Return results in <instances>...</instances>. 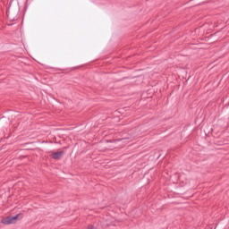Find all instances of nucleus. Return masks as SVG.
<instances>
[{"mask_svg": "<svg viewBox=\"0 0 229 229\" xmlns=\"http://www.w3.org/2000/svg\"><path fill=\"white\" fill-rule=\"evenodd\" d=\"M20 219H22L21 214H18L15 216H7L2 219L1 223H3V225H13L17 223V221H20Z\"/></svg>", "mask_w": 229, "mask_h": 229, "instance_id": "obj_1", "label": "nucleus"}, {"mask_svg": "<svg viewBox=\"0 0 229 229\" xmlns=\"http://www.w3.org/2000/svg\"><path fill=\"white\" fill-rule=\"evenodd\" d=\"M63 156H64V151H58L52 154V158H54L55 160H58V158H62Z\"/></svg>", "mask_w": 229, "mask_h": 229, "instance_id": "obj_2", "label": "nucleus"}, {"mask_svg": "<svg viewBox=\"0 0 229 229\" xmlns=\"http://www.w3.org/2000/svg\"><path fill=\"white\" fill-rule=\"evenodd\" d=\"M88 229H94V225L88 226Z\"/></svg>", "mask_w": 229, "mask_h": 229, "instance_id": "obj_3", "label": "nucleus"}]
</instances>
